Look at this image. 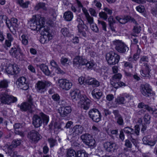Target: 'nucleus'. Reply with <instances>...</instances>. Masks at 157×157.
<instances>
[{"label":"nucleus","mask_w":157,"mask_h":157,"mask_svg":"<svg viewBox=\"0 0 157 157\" xmlns=\"http://www.w3.org/2000/svg\"><path fill=\"white\" fill-rule=\"evenodd\" d=\"M106 59L109 65H115L119 62L120 56L117 54L113 52L106 54Z\"/></svg>","instance_id":"nucleus-4"},{"label":"nucleus","mask_w":157,"mask_h":157,"mask_svg":"<svg viewBox=\"0 0 157 157\" xmlns=\"http://www.w3.org/2000/svg\"><path fill=\"white\" fill-rule=\"evenodd\" d=\"M73 62L74 67H78L80 65H85L86 62V59L82 56H77L74 59Z\"/></svg>","instance_id":"nucleus-17"},{"label":"nucleus","mask_w":157,"mask_h":157,"mask_svg":"<svg viewBox=\"0 0 157 157\" xmlns=\"http://www.w3.org/2000/svg\"><path fill=\"white\" fill-rule=\"evenodd\" d=\"M34 18L36 21L37 22V24L40 26L42 27H45L46 26H44L45 24V19L44 17H42L38 15L37 16H34Z\"/></svg>","instance_id":"nucleus-24"},{"label":"nucleus","mask_w":157,"mask_h":157,"mask_svg":"<svg viewBox=\"0 0 157 157\" xmlns=\"http://www.w3.org/2000/svg\"><path fill=\"white\" fill-rule=\"evenodd\" d=\"M80 91L77 89L72 90L70 93V95L72 99H77V98H79Z\"/></svg>","instance_id":"nucleus-28"},{"label":"nucleus","mask_w":157,"mask_h":157,"mask_svg":"<svg viewBox=\"0 0 157 157\" xmlns=\"http://www.w3.org/2000/svg\"><path fill=\"white\" fill-rule=\"evenodd\" d=\"M85 65L86 67L90 69L94 66V64L92 62H88L86 60V63L85 64Z\"/></svg>","instance_id":"nucleus-56"},{"label":"nucleus","mask_w":157,"mask_h":157,"mask_svg":"<svg viewBox=\"0 0 157 157\" xmlns=\"http://www.w3.org/2000/svg\"><path fill=\"white\" fill-rule=\"evenodd\" d=\"M143 141L144 144L151 146H154L156 143V141L152 140L149 135L144 136L143 139Z\"/></svg>","instance_id":"nucleus-21"},{"label":"nucleus","mask_w":157,"mask_h":157,"mask_svg":"<svg viewBox=\"0 0 157 157\" xmlns=\"http://www.w3.org/2000/svg\"><path fill=\"white\" fill-rule=\"evenodd\" d=\"M109 24H113L115 23V21L113 19V17L110 16L108 19Z\"/></svg>","instance_id":"nucleus-58"},{"label":"nucleus","mask_w":157,"mask_h":157,"mask_svg":"<svg viewBox=\"0 0 157 157\" xmlns=\"http://www.w3.org/2000/svg\"><path fill=\"white\" fill-rule=\"evenodd\" d=\"M35 10H39V9L46 10L47 8L45 3L42 2H40L35 6Z\"/></svg>","instance_id":"nucleus-32"},{"label":"nucleus","mask_w":157,"mask_h":157,"mask_svg":"<svg viewBox=\"0 0 157 157\" xmlns=\"http://www.w3.org/2000/svg\"><path fill=\"white\" fill-rule=\"evenodd\" d=\"M113 44L115 46V48L119 52L124 53L128 49L127 46L121 40H116L113 41Z\"/></svg>","instance_id":"nucleus-10"},{"label":"nucleus","mask_w":157,"mask_h":157,"mask_svg":"<svg viewBox=\"0 0 157 157\" xmlns=\"http://www.w3.org/2000/svg\"><path fill=\"white\" fill-rule=\"evenodd\" d=\"M58 113L62 117H65L71 113L72 109L70 106H67L66 105H62L58 109Z\"/></svg>","instance_id":"nucleus-9"},{"label":"nucleus","mask_w":157,"mask_h":157,"mask_svg":"<svg viewBox=\"0 0 157 157\" xmlns=\"http://www.w3.org/2000/svg\"><path fill=\"white\" fill-rule=\"evenodd\" d=\"M51 83L49 82L39 81L36 84V88L37 91L40 93H44L46 90V88L49 86Z\"/></svg>","instance_id":"nucleus-7"},{"label":"nucleus","mask_w":157,"mask_h":157,"mask_svg":"<svg viewBox=\"0 0 157 157\" xmlns=\"http://www.w3.org/2000/svg\"><path fill=\"white\" fill-rule=\"evenodd\" d=\"M124 132L122 129L121 130L120 132V134L119 135V137L120 139L122 140H123L124 139Z\"/></svg>","instance_id":"nucleus-63"},{"label":"nucleus","mask_w":157,"mask_h":157,"mask_svg":"<svg viewBox=\"0 0 157 157\" xmlns=\"http://www.w3.org/2000/svg\"><path fill=\"white\" fill-rule=\"evenodd\" d=\"M98 21L99 24L100 25V26H101L103 29L106 31V23L104 21H99L98 20Z\"/></svg>","instance_id":"nucleus-48"},{"label":"nucleus","mask_w":157,"mask_h":157,"mask_svg":"<svg viewBox=\"0 0 157 157\" xmlns=\"http://www.w3.org/2000/svg\"><path fill=\"white\" fill-rule=\"evenodd\" d=\"M131 22L135 24L133 29V32L136 33H140L141 29V27L138 25V23L133 18H131Z\"/></svg>","instance_id":"nucleus-27"},{"label":"nucleus","mask_w":157,"mask_h":157,"mask_svg":"<svg viewBox=\"0 0 157 157\" xmlns=\"http://www.w3.org/2000/svg\"><path fill=\"white\" fill-rule=\"evenodd\" d=\"M122 76V75L120 73L116 74L112 77L111 80L119 82Z\"/></svg>","instance_id":"nucleus-38"},{"label":"nucleus","mask_w":157,"mask_h":157,"mask_svg":"<svg viewBox=\"0 0 157 157\" xmlns=\"http://www.w3.org/2000/svg\"><path fill=\"white\" fill-rule=\"evenodd\" d=\"M50 64L51 66L55 68L57 67L58 66L56 63L53 60H52L50 62Z\"/></svg>","instance_id":"nucleus-64"},{"label":"nucleus","mask_w":157,"mask_h":157,"mask_svg":"<svg viewBox=\"0 0 157 157\" xmlns=\"http://www.w3.org/2000/svg\"><path fill=\"white\" fill-rule=\"evenodd\" d=\"M0 19L1 20V23L5 22L6 24V25L7 26H9V24H8V22H7L8 21V18L5 15H2L0 16Z\"/></svg>","instance_id":"nucleus-46"},{"label":"nucleus","mask_w":157,"mask_h":157,"mask_svg":"<svg viewBox=\"0 0 157 157\" xmlns=\"http://www.w3.org/2000/svg\"><path fill=\"white\" fill-rule=\"evenodd\" d=\"M140 91L141 93L146 96H149L152 93V90L150 86L147 84L141 85Z\"/></svg>","instance_id":"nucleus-18"},{"label":"nucleus","mask_w":157,"mask_h":157,"mask_svg":"<svg viewBox=\"0 0 157 157\" xmlns=\"http://www.w3.org/2000/svg\"><path fill=\"white\" fill-rule=\"evenodd\" d=\"M10 53L11 56L18 58L20 54V50L14 47H13L10 51Z\"/></svg>","instance_id":"nucleus-25"},{"label":"nucleus","mask_w":157,"mask_h":157,"mask_svg":"<svg viewBox=\"0 0 157 157\" xmlns=\"http://www.w3.org/2000/svg\"><path fill=\"white\" fill-rule=\"evenodd\" d=\"M29 23L30 25V26L32 29L35 30V29L40 31L43 30V29L45 27H42L40 26L37 24L34 18V16H33L32 18H31L30 21H29Z\"/></svg>","instance_id":"nucleus-16"},{"label":"nucleus","mask_w":157,"mask_h":157,"mask_svg":"<svg viewBox=\"0 0 157 157\" xmlns=\"http://www.w3.org/2000/svg\"><path fill=\"white\" fill-rule=\"evenodd\" d=\"M122 130L125 133L128 134H132L134 132V129L129 127H125Z\"/></svg>","instance_id":"nucleus-37"},{"label":"nucleus","mask_w":157,"mask_h":157,"mask_svg":"<svg viewBox=\"0 0 157 157\" xmlns=\"http://www.w3.org/2000/svg\"><path fill=\"white\" fill-rule=\"evenodd\" d=\"M6 70L8 74L13 75L18 74L20 70L17 65L11 64L7 67Z\"/></svg>","instance_id":"nucleus-14"},{"label":"nucleus","mask_w":157,"mask_h":157,"mask_svg":"<svg viewBox=\"0 0 157 157\" xmlns=\"http://www.w3.org/2000/svg\"><path fill=\"white\" fill-rule=\"evenodd\" d=\"M99 15L101 18H103L104 20L107 19L108 17L106 12H104L102 11L99 13Z\"/></svg>","instance_id":"nucleus-50"},{"label":"nucleus","mask_w":157,"mask_h":157,"mask_svg":"<svg viewBox=\"0 0 157 157\" xmlns=\"http://www.w3.org/2000/svg\"><path fill=\"white\" fill-rule=\"evenodd\" d=\"M77 21L78 24V30H80L81 29H83L82 26L84 23L83 21L80 18H78L77 19Z\"/></svg>","instance_id":"nucleus-43"},{"label":"nucleus","mask_w":157,"mask_h":157,"mask_svg":"<svg viewBox=\"0 0 157 157\" xmlns=\"http://www.w3.org/2000/svg\"><path fill=\"white\" fill-rule=\"evenodd\" d=\"M21 143V141L20 140H14L12 142V145L14 147H16L17 146L20 145Z\"/></svg>","instance_id":"nucleus-49"},{"label":"nucleus","mask_w":157,"mask_h":157,"mask_svg":"<svg viewBox=\"0 0 157 157\" xmlns=\"http://www.w3.org/2000/svg\"><path fill=\"white\" fill-rule=\"evenodd\" d=\"M48 142L49 143L51 147H53L56 144V140L53 138H48Z\"/></svg>","instance_id":"nucleus-44"},{"label":"nucleus","mask_w":157,"mask_h":157,"mask_svg":"<svg viewBox=\"0 0 157 157\" xmlns=\"http://www.w3.org/2000/svg\"><path fill=\"white\" fill-rule=\"evenodd\" d=\"M145 68L143 70L140 71V73L141 75L144 77H149L150 76V70L147 64L144 65Z\"/></svg>","instance_id":"nucleus-26"},{"label":"nucleus","mask_w":157,"mask_h":157,"mask_svg":"<svg viewBox=\"0 0 157 157\" xmlns=\"http://www.w3.org/2000/svg\"><path fill=\"white\" fill-rule=\"evenodd\" d=\"M5 147L7 148L8 152L9 153H11L12 149L14 147L12 144L10 145L7 144L6 145Z\"/></svg>","instance_id":"nucleus-55"},{"label":"nucleus","mask_w":157,"mask_h":157,"mask_svg":"<svg viewBox=\"0 0 157 157\" xmlns=\"http://www.w3.org/2000/svg\"><path fill=\"white\" fill-rule=\"evenodd\" d=\"M67 157H77V153L74 150L69 149L67 151Z\"/></svg>","instance_id":"nucleus-35"},{"label":"nucleus","mask_w":157,"mask_h":157,"mask_svg":"<svg viewBox=\"0 0 157 157\" xmlns=\"http://www.w3.org/2000/svg\"><path fill=\"white\" fill-rule=\"evenodd\" d=\"M151 118V117L148 114H145L144 117V120L146 124H150Z\"/></svg>","instance_id":"nucleus-45"},{"label":"nucleus","mask_w":157,"mask_h":157,"mask_svg":"<svg viewBox=\"0 0 157 157\" xmlns=\"http://www.w3.org/2000/svg\"><path fill=\"white\" fill-rule=\"evenodd\" d=\"M83 130V128L81 125H75L73 128V132L72 134H69L68 135H67V139L68 140L69 139V138H70V136L71 135H72L73 138H75L79 135L80 134L82 133Z\"/></svg>","instance_id":"nucleus-12"},{"label":"nucleus","mask_w":157,"mask_h":157,"mask_svg":"<svg viewBox=\"0 0 157 157\" xmlns=\"http://www.w3.org/2000/svg\"><path fill=\"white\" fill-rule=\"evenodd\" d=\"M26 81L25 78L22 77L18 79L16 83L18 87L20 88L22 90H26L29 88V86L28 83Z\"/></svg>","instance_id":"nucleus-15"},{"label":"nucleus","mask_w":157,"mask_h":157,"mask_svg":"<svg viewBox=\"0 0 157 157\" xmlns=\"http://www.w3.org/2000/svg\"><path fill=\"white\" fill-rule=\"evenodd\" d=\"M140 129L138 125H136L135 126V133L138 136L139 135Z\"/></svg>","instance_id":"nucleus-59"},{"label":"nucleus","mask_w":157,"mask_h":157,"mask_svg":"<svg viewBox=\"0 0 157 157\" xmlns=\"http://www.w3.org/2000/svg\"><path fill=\"white\" fill-rule=\"evenodd\" d=\"M41 118L44 123H45L46 125L47 124L49 121V117L47 115L41 113L40 114V116L35 114L33 117L32 124L35 127L38 128L41 125L43 122Z\"/></svg>","instance_id":"nucleus-1"},{"label":"nucleus","mask_w":157,"mask_h":157,"mask_svg":"<svg viewBox=\"0 0 157 157\" xmlns=\"http://www.w3.org/2000/svg\"><path fill=\"white\" fill-rule=\"evenodd\" d=\"M132 18V17L129 16H127L124 17H122L119 16H116L115 17V18L117 21L120 23L122 24H125L129 21H131V18Z\"/></svg>","instance_id":"nucleus-22"},{"label":"nucleus","mask_w":157,"mask_h":157,"mask_svg":"<svg viewBox=\"0 0 157 157\" xmlns=\"http://www.w3.org/2000/svg\"><path fill=\"white\" fill-rule=\"evenodd\" d=\"M33 98L31 96L28 98L27 102H25L22 104L20 106V109L21 110L25 111L27 110H29L31 112L33 111V109L35 108L34 106L33 103Z\"/></svg>","instance_id":"nucleus-8"},{"label":"nucleus","mask_w":157,"mask_h":157,"mask_svg":"<svg viewBox=\"0 0 157 157\" xmlns=\"http://www.w3.org/2000/svg\"><path fill=\"white\" fill-rule=\"evenodd\" d=\"M42 36L40 39V42L43 44L47 43L49 40L52 38V36L49 33V30L48 27H46L45 28L40 31Z\"/></svg>","instance_id":"nucleus-5"},{"label":"nucleus","mask_w":157,"mask_h":157,"mask_svg":"<svg viewBox=\"0 0 157 157\" xmlns=\"http://www.w3.org/2000/svg\"><path fill=\"white\" fill-rule=\"evenodd\" d=\"M63 17L66 21H70L73 17V15L71 11H68L64 13Z\"/></svg>","instance_id":"nucleus-31"},{"label":"nucleus","mask_w":157,"mask_h":157,"mask_svg":"<svg viewBox=\"0 0 157 157\" xmlns=\"http://www.w3.org/2000/svg\"><path fill=\"white\" fill-rule=\"evenodd\" d=\"M61 32L64 37H68L70 36L69 30L67 28L65 27L62 29Z\"/></svg>","instance_id":"nucleus-36"},{"label":"nucleus","mask_w":157,"mask_h":157,"mask_svg":"<svg viewBox=\"0 0 157 157\" xmlns=\"http://www.w3.org/2000/svg\"><path fill=\"white\" fill-rule=\"evenodd\" d=\"M125 98L122 97H118L116 100L117 103L119 104H124L125 103Z\"/></svg>","instance_id":"nucleus-41"},{"label":"nucleus","mask_w":157,"mask_h":157,"mask_svg":"<svg viewBox=\"0 0 157 157\" xmlns=\"http://www.w3.org/2000/svg\"><path fill=\"white\" fill-rule=\"evenodd\" d=\"M8 86V83L5 80H3L0 82V90H2V89H5Z\"/></svg>","instance_id":"nucleus-39"},{"label":"nucleus","mask_w":157,"mask_h":157,"mask_svg":"<svg viewBox=\"0 0 157 157\" xmlns=\"http://www.w3.org/2000/svg\"><path fill=\"white\" fill-rule=\"evenodd\" d=\"M111 84L114 88H117L119 87V82L118 81L111 80Z\"/></svg>","instance_id":"nucleus-54"},{"label":"nucleus","mask_w":157,"mask_h":157,"mask_svg":"<svg viewBox=\"0 0 157 157\" xmlns=\"http://www.w3.org/2000/svg\"><path fill=\"white\" fill-rule=\"evenodd\" d=\"M55 69L56 72L58 74H61L63 75L65 73L64 71L61 70L59 66H58Z\"/></svg>","instance_id":"nucleus-57"},{"label":"nucleus","mask_w":157,"mask_h":157,"mask_svg":"<svg viewBox=\"0 0 157 157\" xmlns=\"http://www.w3.org/2000/svg\"><path fill=\"white\" fill-rule=\"evenodd\" d=\"M86 79L84 78L81 77L78 78V81L80 84H82L84 82H85V80Z\"/></svg>","instance_id":"nucleus-62"},{"label":"nucleus","mask_w":157,"mask_h":157,"mask_svg":"<svg viewBox=\"0 0 157 157\" xmlns=\"http://www.w3.org/2000/svg\"><path fill=\"white\" fill-rule=\"evenodd\" d=\"M28 136L32 141L36 142L40 139L39 135L38 132L32 130L28 133Z\"/></svg>","instance_id":"nucleus-20"},{"label":"nucleus","mask_w":157,"mask_h":157,"mask_svg":"<svg viewBox=\"0 0 157 157\" xmlns=\"http://www.w3.org/2000/svg\"><path fill=\"white\" fill-rule=\"evenodd\" d=\"M21 42L23 44L25 45H26L28 44V36L25 35H23L21 36Z\"/></svg>","instance_id":"nucleus-42"},{"label":"nucleus","mask_w":157,"mask_h":157,"mask_svg":"<svg viewBox=\"0 0 157 157\" xmlns=\"http://www.w3.org/2000/svg\"><path fill=\"white\" fill-rule=\"evenodd\" d=\"M17 101L16 98L9 95L6 92H2L0 94V101L2 103L9 105Z\"/></svg>","instance_id":"nucleus-2"},{"label":"nucleus","mask_w":157,"mask_h":157,"mask_svg":"<svg viewBox=\"0 0 157 157\" xmlns=\"http://www.w3.org/2000/svg\"><path fill=\"white\" fill-rule=\"evenodd\" d=\"M88 115L94 121L98 122L101 120V113L96 109L94 108L90 110L89 111Z\"/></svg>","instance_id":"nucleus-6"},{"label":"nucleus","mask_w":157,"mask_h":157,"mask_svg":"<svg viewBox=\"0 0 157 157\" xmlns=\"http://www.w3.org/2000/svg\"><path fill=\"white\" fill-rule=\"evenodd\" d=\"M83 11L85 15L88 22L90 25H91L93 23V17H91L90 16L89 13L87 12V10H83Z\"/></svg>","instance_id":"nucleus-34"},{"label":"nucleus","mask_w":157,"mask_h":157,"mask_svg":"<svg viewBox=\"0 0 157 157\" xmlns=\"http://www.w3.org/2000/svg\"><path fill=\"white\" fill-rule=\"evenodd\" d=\"M40 68L46 75H49L51 74L48 67L45 64H42L40 65Z\"/></svg>","instance_id":"nucleus-29"},{"label":"nucleus","mask_w":157,"mask_h":157,"mask_svg":"<svg viewBox=\"0 0 157 157\" xmlns=\"http://www.w3.org/2000/svg\"><path fill=\"white\" fill-rule=\"evenodd\" d=\"M80 138L85 144L89 147L95 146V141L92 136L89 133L82 135Z\"/></svg>","instance_id":"nucleus-3"},{"label":"nucleus","mask_w":157,"mask_h":157,"mask_svg":"<svg viewBox=\"0 0 157 157\" xmlns=\"http://www.w3.org/2000/svg\"><path fill=\"white\" fill-rule=\"evenodd\" d=\"M77 157H88V154L85 151H77Z\"/></svg>","instance_id":"nucleus-40"},{"label":"nucleus","mask_w":157,"mask_h":157,"mask_svg":"<svg viewBox=\"0 0 157 157\" xmlns=\"http://www.w3.org/2000/svg\"><path fill=\"white\" fill-rule=\"evenodd\" d=\"M103 147L105 150L108 152H113L117 149L116 144L111 141H107L104 143Z\"/></svg>","instance_id":"nucleus-13"},{"label":"nucleus","mask_w":157,"mask_h":157,"mask_svg":"<svg viewBox=\"0 0 157 157\" xmlns=\"http://www.w3.org/2000/svg\"><path fill=\"white\" fill-rule=\"evenodd\" d=\"M58 83L59 86L61 89L65 90H69L72 86V84L71 82L65 79L58 80Z\"/></svg>","instance_id":"nucleus-11"},{"label":"nucleus","mask_w":157,"mask_h":157,"mask_svg":"<svg viewBox=\"0 0 157 157\" xmlns=\"http://www.w3.org/2000/svg\"><path fill=\"white\" fill-rule=\"evenodd\" d=\"M94 79V78L88 77L85 80V83H87L88 85H91Z\"/></svg>","instance_id":"nucleus-52"},{"label":"nucleus","mask_w":157,"mask_h":157,"mask_svg":"<svg viewBox=\"0 0 157 157\" xmlns=\"http://www.w3.org/2000/svg\"><path fill=\"white\" fill-rule=\"evenodd\" d=\"M125 145L129 148H131L132 147V144L128 140H126L125 141Z\"/></svg>","instance_id":"nucleus-60"},{"label":"nucleus","mask_w":157,"mask_h":157,"mask_svg":"<svg viewBox=\"0 0 157 157\" xmlns=\"http://www.w3.org/2000/svg\"><path fill=\"white\" fill-rule=\"evenodd\" d=\"M17 3L23 8H27L28 5L30 3L29 1L24 2L23 0H17Z\"/></svg>","instance_id":"nucleus-33"},{"label":"nucleus","mask_w":157,"mask_h":157,"mask_svg":"<svg viewBox=\"0 0 157 157\" xmlns=\"http://www.w3.org/2000/svg\"><path fill=\"white\" fill-rule=\"evenodd\" d=\"M113 113L114 115L115 119H116L121 116L119 113V111L117 110H113Z\"/></svg>","instance_id":"nucleus-53"},{"label":"nucleus","mask_w":157,"mask_h":157,"mask_svg":"<svg viewBox=\"0 0 157 157\" xmlns=\"http://www.w3.org/2000/svg\"><path fill=\"white\" fill-rule=\"evenodd\" d=\"M91 94L94 98L99 99L102 95V92L100 89L95 88L92 91Z\"/></svg>","instance_id":"nucleus-23"},{"label":"nucleus","mask_w":157,"mask_h":157,"mask_svg":"<svg viewBox=\"0 0 157 157\" xmlns=\"http://www.w3.org/2000/svg\"><path fill=\"white\" fill-rule=\"evenodd\" d=\"M91 103V101L89 99H87L84 101L81 105V107L84 109L87 110L90 108Z\"/></svg>","instance_id":"nucleus-30"},{"label":"nucleus","mask_w":157,"mask_h":157,"mask_svg":"<svg viewBox=\"0 0 157 157\" xmlns=\"http://www.w3.org/2000/svg\"><path fill=\"white\" fill-rule=\"evenodd\" d=\"M7 22H8V24H9V26L7 27L11 31V30L13 29L15 30L17 29L18 25L17 23V20L16 18H12L11 21L8 20Z\"/></svg>","instance_id":"nucleus-19"},{"label":"nucleus","mask_w":157,"mask_h":157,"mask_svg":"<svg viewBox=\"0 0 157 157\" xmlns=\"http://www.w3.org/2000/svg\"><path fill=\"white\" fill-rule=\"evenodd\" d=\"M140 53V50L138 49L137 51V52L134 54L133 56V59L134 60H136L139 57V55Z\"/></svg>","instance_id":"nucleus-51"},{"label":"nucleus","mask_w":157,"mask_h":157,"mask_svg":"<svg viewBox=\"0 0 157 157\" xmlns=\"http://www.w3.org/2000/svg\"><path fill=\"white\" fill-rule=\"evenodd\" d=\"M116 119L117 120V123L120 126H122L124 125V120L122 116H121Z\"/></svg>","instance_id":"nucleus-47"},{"label":"nucleus","mask_w":157,"mask_h":157,"mask_svg":"<svg viewBox=\"0 0 157 157\" xmlns=\"http://www.w3.org/2000/svg\"><path fill=\"white\" fill-rule=\"evenodd\" d=\"M68 59L67 58H62L60 60V62L63 65H64L66 64L67 62L68 61Z\"/></svg>","instance_id":"nucleus-61"}]
</instances>
